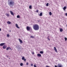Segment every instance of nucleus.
Returning a JSON list of instances; mask_svg holds the SVG:
<instances>
[{"mask_svg":"<svg viewBox=\"0 0 67 67\" xmlns=\"http://www.w3.org/2000/svg\"><path fill=\"white\" fill-rule=\"evenodd\" d=\"M33 28L35 31H37L39 30V26L37 24H35L33 26Z\"/></svg>","mask_w":67,"mask_h":67,"instance_id":"obj_1","label":"nucleus"},{"mask_svg":"<svg viewBox=\"0 0 67 67\" xmlns=\"http://www.w3.org/2000/svg\"><path fill=\"white\" fill-rule=\"evenodd\" d=\"M8 5L10 6L12 5H13V2L12 1V0H9L8 1Z\"/></svg>","mask_w":67,"mask_h":67,"instance_id":"obj_2","label":"nucleus"},{"mask_svg":"<svg viewBox=\"0 0 67 67\" xmlns=\"http://www.w3.org/2000/svg\"><path fill=\"white\" fill-rule=\"evenodd\" d=\"M26 29L27 31H30V27L27 26L26 27Z\"/></svg>","mask_w":67,"mask_h":67,"instance_id":"obj_3","label":"nucleus"},{"mask_svg":"<svg viewBox=\"0 0 67 67\" xmlns=\"http://www.w3.org/2000/svg\"><path fill=\"white\" fill-rule=\"evenodd\" d=\"M22 59L24 60V62H26V59H25V58L24 57H23L22 58Z\"/></svg>","mask_w":67,"mask_h":67,"instance_id":"obj_4","label":"nucleus"},{"mask_svg":"<svg viewBox=\"0 0 67 67\" xmlns=\"http://www.w3.org/2000/svg\"><path fill=\"white\" fill-rule=\"evenodd\" d=\"M62 65L60 64H58L57 65V67H62Z\"/></svg>","mask_w":67,"mask_h":67,"instance_id":"obj_5","label":"nucleus"},{"mask_svg":"<svg viewBox=\"0 0 67 67\" xmlns=\"http://www.w3.org/2000/svg\"><path fill=\"white\" fill-rule=\"evenodd\" d=\"M10 13L11 14V15H14V14H13V12H12V11H10Z\"/></svg>","mask_w":67,"mask_h":67,"instance_id":"obj_6","label":"nucleus"},{"mask_svg":"<svg viewBox=\"0 0 67 67\" xmlns=\"http://www.w3.org/2000/svg\"><path fill=\"white\" fill-rule=\"evenodd\" d=\"M19 41H20V44H22V43H23L22 41L21 40L20 38H19Z\"/></svg>","mask_w":67,"mask_h":67,"instance_id":"obj_7","label":"nucleus"},{"mask_svg":"<svg viewBox=\"0 0 67 67\" xmlns=\"http://www.w3.org/2000/svg\"><path fill=\"white\" fill-rule=\"evenodd\" d=\"M3 49H5V48H7V46L5 45H4L3 46Z\"/></svg>","mask_w":67,"mask_h":67,"instance_id":"obj_8","label":"nucleus"},{"mask_svg":"<svg viewBox=\"0 0 67 67\" xmlns=\"http://www.w3.org/2000/svg\"><path fill=\"white\" fill-rule=\"evenodd\" d=\"M4 45V43H2L0 44V46H2L3 45Z\"/></svg>","mask_w":67,"mask_h":67,"instance_id":"obj_9","label":"nucleus"},{"mask_svg":"<svg viewBox=\"0 0 67 67\" xmlns=\"http://www.w3.org/2000/svg\"><path fill=\"white\" fill-rule=\"evenodd\" d=\"M67 8L66 7H64L63 8V10H64V11H66L65 10H66V8Z\"/></svg>","mask_w":67,"mask_h":67,"instance_id":"obj_10","label":"nucleus"},{"mask_svg":"<svg viewBox=\"0 0 67 67\" xmlns=\"http://www.w3.org/2000/svg\"><path fill=\"white\" fill-rule=\"evenodd\" d=\"M16 26L17 28H18V29H19L20 28V27L18 26V24H16Z\"/></svg>","mask_w":67,"mask_h":67,"instance_id":"obj_11","label":"nucleus"},{"mask_svg":"<svg viewBox=\"0 0 67 67\" xmlns=\"http://www.w3.org/2000/svg\"><path fill=\"white\" fill-rule=\"evenodd\" d=\"M37 56L38 57H41V54H40L38 53L37 54Z\"/></svg>","mask_w":67,"mask_h":67,"instance_id":"obj_12","label":"nucleus"},{"mask_svg":"<svg viewBox=\"0 0 67 67\" xmlns=\"http://www.w3.org/2000/svg\"><path fill=\"white\" fill-rule=\"evenodd\" d=\"M7 24H11V22L10 21H8L7 22Z\"/></svg>","mask_w":67,"mask_h":67,"instance_id":"obj_13","label":"nucleus"},{"mask_svg":"<svg viewBox=\"0 0 67 67\" xmlns=\"http://www.w3.org/2000/svg\"><path fill=\"white\" fill-rule=\"evenodd\" d=\"M60 32H63V29H62V28H60Z\"/></svg>","mask_w":67,"mask_h":67,"instance_id":"obj_14","label":"nucleus"},{"mask_svg":"<svg viewBox=\"0 0 67 67\" xmlns=\"http://www.w3.org/2000/svg\"><path fill=\"white\" fill-rule=\"evenodd\" d=\"M43 51H40V54H43Z\"/></svg>","mask_w":67,"mask_h":67,"instance_id":"obj_15","label":"nucleus"},{"mask_svg":"<svg viewBox=\"0 0 67 67\" xmlns=\"http://www.w3.org/2000/svg\"><path fill=\"white\" fill-rule=\"evenodd\" d=\"M42 13H41L40 15H39V16H42Z\"/></svg>","mask_w":67,"mask_h":67,"instance_id":"obj_16","label":"nucleus"},{"mask_svg":"<svg viewBox=\"0 0 67 67\" xmlns=\"http://www.w3.org/2000/svg\"><path fill=\"white\" fill-rule=\"evenodd\" d=\"M6 15L7 16H10L9 14H6Z\"/></svg>","mask_w":67,"mask_h":67,"instance_id":"obj_17","label":"nucleus"},{"mask_svg":"<svg viewBox=\"0 0 67 67\" xmlns=\"http://www.w3.org/2000/svg\"><path fill=\"white\" fill-rule=\"evenodd\" d=\"M23 63H21L20 64V65L21 66H23Z\"/></svg>","mask_w":67,"mask_h":67,"instance_id":"obj_18","label":"nucleus"},{"mask_svg":"<svg viewBox=\"0 0 67 67\" xmlns=\"http://www.w3.org/2000/svg\"><path fill=\"white\" fill-rule=\"evenodd\" d=\"M10 48V47H7V48H6V50H8V49H9V48Z\"/></svg>","mask_w":67,"mask_h":67,"instance_id":"obj_19","label":"nucleus"},{"mask_svg":"<svg viewBox=\"0 0 67 67\" xmlns=\"http://www.w3.org/2000/svg\"><path fill=\"white\" fill-rule=\"evenodd\" d=\"M29 9H31L32 8V6L31 5H30L29 7Z\"/></svg>","mask_w":67,"mask_h":67,"instance_id":"obj_20","label":"nucleus"},{"mask_svg":"<svg viewBox=\"0 0 67 67\" xmlns=\"http://www.w3.org/2000/svg\"><path fill=\"white\" fill-rule=\"evenodd\" d=\"M52 12H49V14L50 15H52Z\"/></svg>","mask_w":67,"mask_h":67,"instance_id":"obj_21","label":"nucleus"},{"mask_svg":"<svg viewBox=\"0 0 67 67\" xmlns=\"http://www.w3.org/2000/svg\"><path fill=\"white\" fill-rule=\"evenodd\" d=\"M20 16H19V15H18L17 16V18H20Z\"/></svg>","mask_w":67,"mask_h":67,"instance_id":"obj_22","label":"nucleus"},{"mask_svg":"<svg viewBox=\"0 0 67 67\" xmlns=\"http://www.w3.org/2000/svg\"><path fill=\"white\" fill-rule=\"evenodd\" d=\"M30 37H31V38H34V36H30Z\"/></svg>","mask_w":67,"mask_h":67,"instance_id":"obj_23","label":"nucleus"},{"mask_svg":"<svg viewBox=\"0 0 67 67\" xmlns=\"http://www.w3.org/2000/svg\"><path fill=\"white\" fill-rule=\"evenodd\" d=\"M7 37H9L10 36V35H9V34H8L7 35Z\"/></svg>","mask_w":67,"mask_h":67,"instance_id":"obj_24","label":"nucleus"},{"mask_svg":"<svg viewBox=\"0 0 67 67\" xmlns=\"http://www.w3.org/2000/svg\"><path fill=\"white\" fill-rule=\"evenodd\" d=\"M19 47V45H17V46H16V47L17 48H19V47Z\"/></svg>","mask_w":67,"mask_h":67,"instance_id":"obj_25","label":"nucleus"},{"mask_svg":"<svg viewBox=\"0 0 67 67\" xmlns=\"http://www.w3.org/2000/svg\"><path fill=\"white\" fill-rule=\"evenodd\" d=\"M48 5H49L48 3H47L46 4V6H47V7H48Z\"/></svg>","mask_w":67,"mask_h":67,"instance_id":"obj_26","label":"nucleus"},{"mask_svg":"<svg viewBox=\"0 0 67 67\" xmlns=\"http://www.w3.org/2000/svg\"><path fill=\"white\" fill-rule=\"evenodd\" d=\"M47 38L49 41H50V39L49 38V36Z\"/></svg>","mask_w":67,"mask_h":67,"instance_id":"obj_27","label":"nucleus"},{"mask_svg":"<svg viewBox=\"0 0 67 67\" xmlns=\"http://www.w3.org/2000/svg\"><path fill=\"white\" fill-rule=\"evenodd\" d=\"M65 39V41H67V38L66 37H65L64 38Z\"/></svg>","mask_w":67,"mask_h":67,"instance_id":"obj_28","label":"nucleus"},{"mask_svg":"<svg viewBox=\"0 0 67 67\" xmlns=\"http://www.w3.org/2000/svg\"><path fill=\"white\" fill-rule=\"evenodd\" d=\"M54 50L55 52H56V53H57V49H55Z\"/></svg>","mask_w":67,"mask_h":67,"instance_id":"obj_29","label":"nucleus"},{"mask_svg":"<svg viewBox=\"0 0 67 67\" xmlns=\"http://www.w3.org/2000/svg\"><path fill=\"white\" fill-rule=\"evenodd\" d=\"M31 66H33V64H32V63H31Z\"/></svg>","mask_w":67,"mask_h":67,"instance_id":"obj_30","label":"nucleus"},{"mask_svg":"<svg viewBox=\"0 0 67 67\" xmlns=\"http://www.w3.org/2000/svg\"><path fill=\"white\" fill-rule=\"evenodd\" d=\"M54 50H55V49H56V47H54Z\"/></svg>","mask_w":67,"mask_h":67,"instance_id":"obj_31","label":"nucleus"},{"mask_svg":"<svg viewBox=\"0 0 67 67\" xmlns=\"http://www.w3.org/2000/svg\"><path fill=\"white\" fill-rule=\"evenodd\" d=\"M26 65H29V63L28 62L27 63H26Z\"/></svg>","mask_w":67,"mask_h":67,"instance_id":"obj_32","label":"nucleus"},{"mask_svg":"<svg viewBox=\"0 0 67 67\" xmlns=\"http://www.w3.org/2000/svg\"><path fill=\"white\" fill-rule=\"evenodd\" d=\"M34 67H36V65H34Z\"/></svg>","mask_w":67,"mask_h":67,"instance_id":"obj_33","label":"nucleus"},{"mask_svg":"<svg viewBox=\"0 0 67 67\" xmlns=\"http://www.w3.org/2000/svg\"><path fill=\"white\" fill-rule=\"evenodd\" d=\"M36 12L37 13L38 12V10H37L36 11Z\"/></svg>","mask_w":67,"mask_h":67,"instance_id":"obj_34","label":"nucleus"},{"mask_svg":"<svg viewBox=\"0 0 67 67\" xmlns=\"http://www.w3.org/2000/svg\"><path fill=\"white\" fill-rule=\"evenodd\" d=\"M18 48L19 49H21V48H20V47H19Z\"/></svg>","mask_w":67,"mask_h":67,"instance_id":"obj_35","label":"nucleus"},{"mask_svg":"<svg viewBox=\"0 0 67 67\" xmlns=\"http://www.w3.org/2000/svg\"><path fill=\"white\" fill-rule=\"evenodd\" d=\"M65 15L66 16H67V13H65Z\"/></svg>","mask_w":67,"mask_h":67,"instance_id":"obj_36","label":"nucleus"},{"mask_svg":"<svg viewBox=\"0 0 67 67\" xmlns=\"http://www.w3.org/2000/svg\"><path fill=\"white\" fill-rule=\"evenodd\" d=\"M9 49H11V50H12V49H11V48L10 47H9Z\"/></svg>","mask_w":67,"mask_h":67,"instance_id":"obj_37","label":"nucleus"},{"mask_svg":"<svg viewBox=\"0 0 67 67\" xmlns=\"http://www.w3.org/2000/svg\"><path fill=\"white\" fill-rule=\"evenodd\" d=\"M55 67H57V65H55L54 66Z\"/></svg>","mask_w":67,"mask_h":67,"instance_id":"obj_38","label":"nucleus"},{"mask_svg":"<svg viewBox=\"0 0 67 67\" xmlns=\"http://www.w3.org/2000/svg\"><path fill=\"white\" fill-rule=\"evenodd\" d=\"M32 54H34V53L33 52V53H32Z\"/></svg>","mask_w":67,"mask_h":67,"instance_id":"obj_39","label":"nucleus"},{"mask_svg":"<svg viewBox=\"0 0 67 67\" xmlns=\"http://www.w3.org/2000/svg\"><path fill=\"white\" fill-rule=\"evenodd\" d=\"M46 67H49V66H48V65H47L46 66Z\"/></svg>","mask_w":67,"mask_h":67,"instance_id":"obj_40","label":"nucleus"},{"mask_svg":"<svg viewBox=\"0 0 67 67\" xmlns=\"http://www.w3.org/2000/svg\"><path fill=\"white\" fill-rule=\"evenodd\" d=\"M1 31V28H0V31Z\"/></svg>","mask_w":67,"mask_h":67,"instance_id":"obj_41","label":"nucleus"},{"mask_svg":"<svg viewBox=\"0 0 67 67\" xmlns=\"http://www.w3.org/2000/svg\"><path fill=\"white\" fill-rule=\"evenodd\" d=\"M11 30H10V31H9V32H11Z\"/></svg>","mask_w":67,"mask_h":67,"instance_id":"obj_42","label":"nucleus"},{"mask_svg":"<svg viewBox=\"0 0 67 67\" xmlns=\"http://www.w3.org/2000/svg\"><path fill=\"white\" fill-rule=\"evenodd\" d=\"M7 56V57H8V56Z\"/></svg>","mask_w":67,"mask_h":67,"instance_id":"obj_43","label":"nucleus"},{"mask_svg":"<svg viewBox=\"0 0 67 67\" xmlns=\"http://www.w3.org/2000/svg\"><path fill=\"white\" fill-rule=\"evenodd\" d=\"M9 59H10V58H9Z\"/></svg>","mask_w":67,"mask_h":67,"instance_id":"obj_44","label":"nucleus"},{"mask_svg":"<svg viewBox=\"0 0 67 67\" xmlns=\"http://www.w3.org/2000/svg\"><path fill=\"white\" fill-rule=\"evenodd\" d=\"M38 22H40V21H38Z\"/></svg>","mask_w":67,"mask_h":67,"instance_id":"obj_45","label":"nucleus"}]
</instances>
